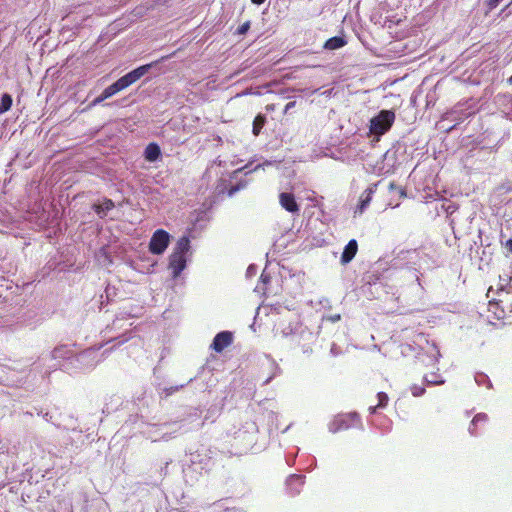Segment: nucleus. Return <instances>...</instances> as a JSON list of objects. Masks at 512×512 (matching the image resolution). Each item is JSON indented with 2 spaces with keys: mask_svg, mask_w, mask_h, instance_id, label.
<instances>
[{
  "mask_svg": "<svg viewBox=\"0 0 512 512\" xmlns=\"http://www.w3.org/2000/svg\"><path fill=\"white\" fill-rule=\"evenodd\" d=\"M151 67V64L140 66L126 75L119 78L116 82L104 89V97L107 99L115 95L116 93L124 90L128 86L132 85L143 77Z\"/></svg>",
  "mask_w": 512,
  "mask_h": 512,
  "instance_id": "1",
  "label": "nucleus"
},
{
  "mask_svg": "<svg viewBox=\"0 0 512 512\" xmlns=\"http://www.w3.org/2000/svg\"><path fill=\"white\" fill-rule=\"evenodd\" d=\"M395 121V113L392 110H381L370 120L369 131L372 135L382 136L390 130Z\"/></svg>",
  "mask_w": 512,
  "mask_h": 512,
  "instance_id": "2",
  "label": "nucleus"
},
{
  "mask_svg": "<svg viewBox=\"0 0 512 512\" xmlns=\"http://www.w3.org/2000/svg\"><path fill=\"white\" fill-rule=\"evenodd\" d=\"M361 424V419L357 413L338 414L329 424V431L338 433L348 430Z\"/></svg>",
  "mask_w": 512,
  "mask_h": 512,
  "instance_id": "3",
  "label": "nucleus"
},
{
  "mask_svg": "<svg viewBox=\"0 0 512 512\" xmlns=\"http://www.w3.org/2000/svg\"><path fill=\"white\" fill-rule=\"evenodd\" d=\"M170 242V235L163 229H157L153 234L149 242V251L152 254L160 255L168 247Z\"/></svg>",
  "mask_w": 512,
  "mask_h": 512,
  "instance_id": "4",
  "label": "nucleus"
},
{
  "mask_svg": "<svg viewBox=\"0 0 512 512\" xmlns=\"http://www.w3.org/2000/svg\"><path fill=\"white\" fill-rule=\"evenodd\" d=\"M488 310L500 320L512 316V303L504 300L489 301Z\"/></svg>",
  "mask_w": 512,
  "mask_h": 512,
  "instance_id": "5",
  "label": "nucleus"
},
{
  "mask_svg": "<svg viewBox=\"0 0 512 512\" xmlns=\"http://www.w3.org/2000/svg\"><path fill=\"white\" fill-rule=\"evenodd\" d=\"M233 341V335L229 331H222L218 333L211 344V349L214 351L221 353L225 348L231 345Z\"/></svg>",
  "mask_w": 512,
  "mask_h": 512,
  "instance_id": "6",
  "label": "nucleus"
},
{
  "mask_svg": "<svg viewBox=\"0 0 512 512\" xmlns=\"http://www.w3.org/2000/svg\"><path fill=\"white\" fill-rule=\"evenodd\" d=\"M186 267L185 255L180 253H172L169 258V268L172 270L174 277H178Z\"/></svg>",
  "mask_w": 512,
  "mask_h": 512,
  "instance_id": "7",
  "label": "nucleus"
},
{
  "mask_svg": "<svg viewBox=\"0 0 512 512\" xmlns=\"http://www.w3.org/2000/svg\"><path fill=\"white\" fill-rule=\"evenodd\" d=\"M280 205L288 212L296 213L299 211L295 197L291 193L283 192L279 195Z\"/></svg>",
  "mask_w": 512,
  "mask_h": 512,
  "instance_id": "8",
  "label": "nucleus"
},
{
  "mask_svg": "<svg viewBox=\"0 0 512 512\" xmlns=\"http://www.w3.org/2000/svg\"><path fill=\"white\" fill-rule=\"evenodd\" d=\"M358 251V243L355 239H351L347 245L344 247V250L341 255V263L348 264L352 261Z\"/></svg>",
  "mask_w": 512,
  "mask_h": 512,
  "instance_id": "9",
  "label": "nucleus"
},
{
  "mask_svg": "<svg viewBox=\"0 0 512 512\" xmlns=\"http://www.w3.org/2000/svg\"><path fill=\"white\" fill-rule=\"evenodd\" d=\"M378 184L370 185L360 196L359 210L363 212V210L369 205L372 199V195L376 192Z\"/></svg>",
  "mask_w": 512,
  "mask_h": 512,
  "instance_id": "10",
  "label": "nucleus"
},
{
  "mask_svg": "<svg viewBox=\"0 0 512 512\" xmlns=\"http://www.w3.org/2000/svg\"><path fill=\"white\" fill-rule=\"evenodd\" d=\"M161 156V149L156 143H149L144 151V157L149 162H154Z\"/></svg>",
  "mask_w": 512,
  "mask_h": 512,
  "instance_id": "11",
  "label": "nucleus"
},
{
  "mask_svg": "<svg viewBox=\"0 0 512 512\" xmlns=\"http://www.w3.org/2000/svg\"><path fill=\"white\" fill-rule=\"evenodd\" d=\"M346 44H347V41L343 37L334 36V37L329 38L325 42L324 48L328 49V50H336V49L342 48Z\"/></svg>",
  "mask_w": 512,
  "mask_h": 512,
  "instance_id": "12",
  "label": "nucleus"
},
{
  "mask_svg": "<svg viewBox=\"0 0 512 512\" xmlns=\"http://www.w3.org/2000/svg\"><path fill=\"white\" fill-rule=\"evenodd\" d=\"M190 248V240L188 237H181L176 244V247L173 253H180V255H185Z\"/></svg>",
  "mask_w": 512,
  "mask_h": 512,
  "instance_id": "13",
  "label": "nucleus"
},
{
  "mask_svg": "<svg viewBox=\"0 0 512 512\" xmlns=\"http://www.w3.org/2000/svg\"><path fill=\"white\" fill-rule=\"evenodd\" d=\"M378 403L375 406H371L369 411L371 414H374L378 408H384L387 406L389 397L385 392H379L377 394Z\"/></svg>",
  "mask_w": 512,
  "mask_h": 512,
  "instance_id": "14",
  "label": "nucleus"
},
{
  "mask_svg": "<svg viewBox=\"0 0 512 512\" xmlns=\"http://www.w3.org/2000/svg\"><path fill=\"white\" fill-rule=\"evenodd\" d=\"M266 123V118L262 114H258L253 121L252 132L255 136H258Z\"/></svg>",
  "mask_w": 512,
  "mask_h": 512,
  "instance_id": "15",
  "label": "nucleus"
},
{
  "mask_svg": "<svg viewBox=\"0 0 512 512\" xmlns=\"http://www.w3.org/2000/svg\"><path fill=\"white\" fill-rule=\"evenodd\" d=\"M12 97L9 94H4L0 103V114L7 112L12 106Z\"/></svg>",
  "mask_w": 512,
  "mask_h": 512,
  "instance_id": "16",
  "label": "nucleus"
},
{
  "mask_svg": "<svg viewBox=\"0 0 512 512\" xmlns=\"http://www.w3.org/2000/svg\"><path fill=\"white\" fill-rule=\"evenodd\" d=\"M94 207H95L96 213L101 214L102 212L112 210L115 207V205L111 199H105L103 204L95 205Z\"/></svg>",
  "mask_w": 512,
  "mask_h": 512,
  "instance_id": "17",
  "label": "nucleus"
},
{
  "mask_svg": "<svg viewBox=\"0 0 512 512\" xmlns=\"http://www.w3.org/2000/svg\"><path fill=\"white\" fill-rule=\"evenodd\" d=\"M424 379L429 384L438 385V384H443L444 383V380L442 379L441 375H439L437 373H434V372L426 374L424 376Z\"/></svg>",
  "mask_w": 512,
  "mask_h": 512,
  "instance_id": "18",
  "label": "nucleus"
},
{
  "mask_svg": "<svg viewBox=\"0 0 512 512\" xmlns=\"http://www.w3.org/2000/svg\"><path fill=\"white\" fill-rule=\"evenodd\" d=\"M486 420H487V416L486 415H484V414H477L473 418V420H472V426L475 427V426H477L478 423H480V422L484 423V422H486Z\"/></svg>",
  "mask_w": 512,
  "mask_h": 512,
  "instance_id": "19",
  "label": "nucleus"
},
{
  "mask_svg": "<svg viewBox=\"0 0 512 512\" xmlns=\"http://www.w3.org/2000/svg\"><path fill=\"white\" fill-rule=\"evenodd\" d=\"M249 28H250V22L246 21L238 27L237 33L240 35H243L249 30Z\"/></svg>",
  "mask_w": 512,
  "mask_h": 512,
  "instance_id": "20",
  "label": "nucleus"
},
{
  "mask_svg": "<svg viewBox=\"0 0 512 512\" xmlns=\"http://www.w3.org/2000/svg\"><path fill=\"white\" fill-rule=\"evenodd\" d=\"M389 190H390V191L397 190L401 196H405V192L403 191V189H401L400 187H398L394 182H391V183L389 184Z\"/></svg>",
  "mask_w": 512,
  "mask_h": 512,
  "instance_id": "21",
  "label": "nucleus"
},
{
  "mask_svg": "<svg viewBox=\"0 0 512 512\" xmlns=\"http://www.w3.org/2000/svg\"><path fill=\"white\" fill-rule=\"evenodd\" d=\"M424 392H425V389L422 387L415 386L412 388V394L415 397L421 396Z\"/></svg>",
  "mask_w": 512,
  "mask_h": 512,
  "instance_id": "22",
  "label": "nucleus"
},
{
  "mask_svg": "<svg viewBox=\"0 0 512 512\" xmlns=\"http://www.w3.org/2000/svg\"><path fill=\"white\" fill-rule=\"evenodd\" d=\"M244 185H235V186H232L229 191H228V195L229 196H232L234 195L237 191H239Z\"/></svg>",
  "mask_w": 512,
  "mask_h": 512,
  "instance_id": "23",
  "label": "nucleus"
},
{
  "mask_svg": "<svg viewBox=\"0 0 512 512\" xmlns=\"http://www.w3.org/2000/svg\"><path fill=\"white\" fill-rule=\"evenodd\" d=\"M501 0H488L487 6L490 10L496 8Z\"/></svg>",
  "mask_w": 512,
  "mask_h": 512,
  "instance_id": "24",
  "label": "nucleus"
},
{
  "mask_svg": "<svg viewBox=\"0 0 512 512\" xmlns=\"http://www.w3.org/2000/svg\"><path fill=\"white\" fill-rule=\"evenodd\" d=\"M107 98L104 97V93L102 92L101 95H99L97 98H95L92 102L93 105L100 104L102 101L106 100Z\"/></svg>",
  "mask_w": 512,
  "mask_h": 512,
  "instance_id": "25",
  "label": "nucleus"
},
{
  "mask_svg": "<svg viewBox=\"0 0 512 512\" xmlns=\"http://www.w3.org/2000/svg\"><path fill=\"white\" fill-rule=\"evenodd\" d=\"M292 482H298V483L302 484V477L298 476V475H292L289 478V483H292Z\"/></svg>",
  "mask_w": 512,
  "mask_h": 512,
  "instance_id": "26",
  "label": "nucleus"
},
{
  "mask_svg": "<svg viewBox=\"0 0 512 512\" xmlns=\"http://www.w3.org/2000/svg\"><path fill=\"white\" fill-rule=\"evenodd\" d=\"M295 104L296 102L295 101H291L289 103L286 104L285 108H284V114L288 113V111L292 108L295 107Z\"/></svg>",
  "mask_w": 512,
  "mask_h": 512,
  "instance_id": "27",
  "label": "nucleus"
},
{
  "mask_svg": "<svg viewBox=\"0 0 512 512\" xmlns=\"http://www.w3.org/2000/svg\"><path fill=\"white\" fill-rule=\"evenodd\" d=\"M265 109H266V111H268V112H272V111H274V110L276 109V104H273V103H272V104H267V105L265 106Z\"/></svg>",
  "mask_w": 512,
  "mask_h": 512,
  "instance_id": "28",
  "label": "nucleus"
},
{
  "mask_svg": "<svg viewBox=\"0 0 512 512\" xmlns=\"http://www.w3.org/2000/svg\"><path fill=\"white\" fill-rule=\"evenodd\" d=\"M506 247L510 252H512V239L508 240L506 243Z\"/></svg>",
  "mask_w": 512,
  "mask_h": 512,
  "instance_id": "29",
  "label": "nucleus"
},
{
  "mask_svg": "<svg viewBox=\"0 0 512 512\" xmlns=\"http://www.w3.org/2000/svg\"><path fill=\"white\" fill-rule=\"evenodd\" d=\"M265 1H266V0H251V2H252L253 4H256V5H261V4H263Z\"/></svg>",
  "mask_w": 512,
  "mask_h": 512,
  "instance_id": "30",
  "label": "nucleus"
},
{
  "mask_svg": "<svg viewBox=\"0 0 512 512\" xmlns=\"http://www.w3.org/2000/svg\"><path fill=\"white\" fill-rule=\"evenodd\" d=\"M247 168H248V165H246V166H244V167H242V168H239V169H237V170H235V171H234V174H237V173H239V172H242V171L246 170Z\"/></svg>",
  "mask_w": 512,
  "mask_h": 512,
  "instance_id": "31",
  "label": "nucleus"
}]
</instances>
